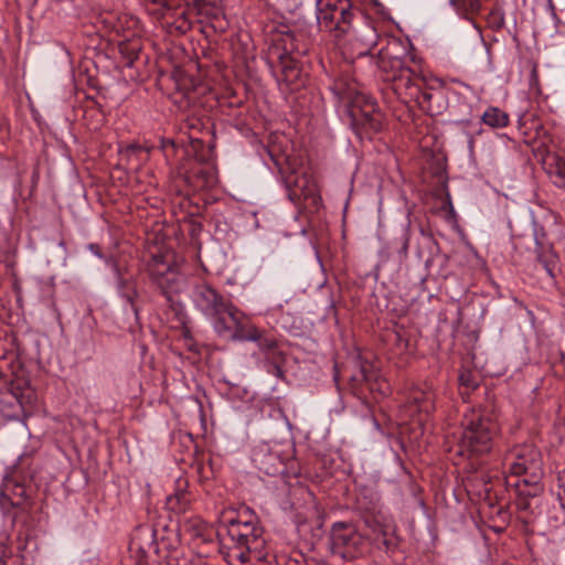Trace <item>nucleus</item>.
<instances>
[{
    "mask_svg": "<svg viewBox=\"0 0 565 565\" xmlns=\"http://www.w3.org/2000/svg\"><path fill=\"white\" fill-rule=\"evenodd\" d=\"M359 12L360 9L352 0H317L318 26L337 41L354 29V20Z\"/></svg>",
    "mask_w": 565,
    "mask_h": 565,
    "instance_id": "nucleus-5",
    "label": "nucleus"
},
{
    "mask_svg": "<svg viewBox=\"0 0 565 565\" xmlns=\"http://www.w3.org/2000/svg\"><path fill=\"white\" fill-rule=\"evenodd\" d=\"M354 35L350 41L351 54L356 58L370 57L374 46L377 44L380 34L376 29L369 23H362L359 30L353 29Z\"/></svg>",
    "mask_w": 565,
    "mask_h": 565,
    "instance_id": "nucleus-17",
    "label": "nucleus"
},
{
    "mask_svg": "<svg viewBox=\"0 0 565 565\" xmlns=\"http://www.w3.org/2000/svg\"><path fill=\"white\" fill-rule=\"evenodd\" d=\"M192 301L198 310L212 320L213 328L218 335L226 334L232 327L226 322V315L234 317V305L218 290L206 281H198L192 287Z\"/></svg>",
    "mask_w": 565,
    "mask_h": 565,
    "instance_id": "nucleus-4",
    "label": "nucleus"
},
{
    "mask_svg": "<svg viewBox=\"0 0 565 565\" xmlns=\"http://www.w3.org/2000/svg\"><path fill=\"white\" fill-rule=\"evenodd\" d=\"M168 307L169 319L174 321L178 326L184 327L186 323V312L184 310V306L181 301L175 300L173 297L164 298Z\"/></svg>",
    "mask_w": 565,
    "mask_h": 565,
    "instance_id": "nucleus-29",
    "label": "nucleus"
},
{
    "mask_svg": "<svg viewBox=\"0 0 565 565\" xmlns=\"http://www.w3.org/2000/svg\"><path fill=\"white\" fill-rule=\"evenodd\" d=\"M182 169V181L192 191L206 190L216 183L215 169L206 162L204 154L195 153V158Z\"/></svg>",
    "mask_w": 565,
    "mask_h": 565,
    "instance_id": "nucleus-11",
    "label": "nucleus"
},
{
    "mask_svg": "<svg viewBox=\"0 0 565 565\" xmlns=\"http://www.w3.org/2000/svg\"><path fill=\"white\" fill-rule=\"evenodd\" d=\"M262 350L266 351L267 359H275L276 356H281V352L277 350V341L274 338L263 337L259 331V339L256 340Z\"/></svg>",
    "mask_w": 565,
    "mask_h": 565,
    "instance_id": "nucleus-33",
    "label": "nucleus"
},
{
    "mask_svg": "<svg viewBox=\"0 0 565 565\" xmlns=\"http://www.w3.org/2000/svg\"><path fill=\"white\" fill-rule=\"evenodd\" d=\"M407 403L418 413L430 414L435 408V393L431 387H416L409 392Z\"/></svg>",
    "mask_w": 565,
    "mask_h": 565,
    "instance_id": "nucleus-22",
    "label": "nucleus"
},
{
    "mask_svg": "<svg viewBox=\"0 0 565 565\" xmlns=\"http://www.w3.org/2000/svg\"><path fill=\"white\" fill-rule=\"evenodd\" d=\"M511 476L519 477L515 482L542 483L544 476L541 451L533 445L514 447L505 457Z\"/></svg>",
    "mask_w": 565,
    "mask_h": 565,
    "instance_id": "nucleus-9",
    "label": "nucleus"
},
{
    "mask_svg": "<svg viewBox=\"0 0 565 565\" xmlns=\"http://www.w3.org/2000/svg\"><path fill=\"white\" fill-rule=\"evenodd\" d=\"M117 290L121 298H124L131 307L132 311L138 315L139 308L136 305V300L139 297L136 281L121 276L118 271L117 276Z\"/></svg>",
    "mask_w": 565,
    "mask_h": 565,
    "instance_id": "nucleus-25",
    "label": "nucleus"
},
{
    "mask_svg": "<svg viewBox=\"0 0 565 565\" xmlns=\"http://www.w3.org/2000/svg\"><path fill=\"white\" fill-rule=\"evenodd\" d=\"M356 509L360 511L365 526L373 533V536L369 537L372 544V551L377 550L385 553L394 552L398 546V540L384 522V516L380 511L379 500L373 497L369 501H366L365 497L358 498Z\"/></svg>",
    "mask_w": 565,
    "mask_h": 565,
    "instance_id": "nucleus-8",
    "label": "nucleus"
},
{
    "mask_svg": "<svg viewBox=\"0 0 565 565\" xmlns=\"http://www.w3.org/2000/svg\"><path fill=\"white\" fill-rule=\"evenodd\" d=\"M88 248L99 258H103L100 247L97 244H89Z\"/></svg>",
    "mask_w": 565,
    "mask_h": 565,
    "instance_id": "nucleus-42",
    "label": "nucleus"
},
{
    "mask_svg": "<svg viewBox=\"0 0 565 565\" xmlns=\"http://www.w3.org/2000/svg\"><path fill=\"white\" fill-rule=\"evenodd\" d=\"M423 84L425 78L409 67L402 71L401 75L390 84V88L403 104L408 105L413 99H418L419 85Z\"/></svg>",
    "mask_w": 565,
    "mask_h": 565,
    "instance_id": "nucleus-16",
    "label": "nucleus"
},
{
    "mask_svg": "<svg viewBox=\"0 0 565 565\" xmlns=\"http://www.w3.org/2000/svg\"><path fill=\"white\" fill-rule=\"evenodd\" d=\"M273 360H274V362L271 363V369L269 370V372L271 374H274L275 376L281 379L284 376V370H282V367L279 364V360H282V355L281 356H276Z\"/></svg>",
    "mask_w": 565,
    "mask_h": 565,
    "instance_id": "nucleus-38",
    "label": "nucleus"
},
{
    "mask_svg": "<svg viewBox=\"0 0 565 565\" xmlns=\"http://www.w3.org/2000/svg\"><path fill=\"white\" fill-rule=\"evenodd\" d=\"M356 371L349 376V388L351 393L359 397L365 398V388L370 392L379 391L384 393L379 383V370L369 361H363L360 356L355 361Z\"/></svg>",
    "mask_w": 565,
    "mask_h": 565,
    "instance_id": "nucleus-13",
    "label": "nucleus"
},
{
    "mask_svg": "<svg viewBox=\"0 0 565 565\" xmlns=\"http://www.w3.org/2000/svg\"><path fill=\"white\" fill-rule=\"evenodd\" d=\"M142 50V43L139 38L122 40L118 43V51L122 63L127 67H132L135 61L139 57Z\"/></svg>",
    "mask_w": 565,
    "mask_h": 565,
    "instance_id": "nucleus-24",
    "label": "nucleus"
},
{
    "mask_svg": "<svg viewBox=\"0 0 565 565\" xmlns=\"http://www.w3.org/2000/svg\"><path fill=\"white\" fill-rule=\"evenodd\" d=\"M334 90L340 95L341 98L350 99L355 92V88L350 85H345L343 81H337L334 83Z\"/></svg>",
    "mask_w": 565,
    "mask_h": 565,
    "instance_id": "nucleus-36",
    "label": "nucleus"
},
{
    "mask_svg": "<svg viewBox=\"0 0 565 565\" xmlns=\"http://www.w3.org/2000/svg\"><path fill=\"white\" fill-rule=\"evenodd\" d=\"M182 328V334L185 339H191V331L190 329L186 327V323H184V327H181Z\"/></svg>",
    "mask_w": 565,
    "mask_h": 565,
    "instance_id": "nucleus-44",
    "label": "nucleus"
},
{
    "mask_svg": "<svg viewBox=\"0 0 565 565\" xmlns=\"http://www.w3.org/2000/svg\"><path fill=\"white\" fill-rule=\"evenodd\" d=\"M203 146V142L200 140V139H193L192 140V149L193 150H198L199 147H202Z\"/></svg>",
    "mask_w": 565,
    "mask_h": 565,
    "instance_id": "nucleus-45",
    "label": "nucleus"
},
{
    "mask_svg": "<svg viewBox=\"0 0 565 565\" xmlns=\"http://www.w3.org/2000/svg\"><path fill=\"white\" fill-rule=\"evenodd\" d=\"M265 546L264 530L254 513L245 511L228 520L227 536L221 547L228 565H263L268 556Z\"/></svg>",
    "mask_w": 565,
    "mask_h": 565,
    "instance_id": "nucleus-2",
    "label": "nucleus"
},
{
    "mask_svg": "<svg viewBox=\"0 0 565 565\" xmlns=\"http://www.w3.org/2000/svg\"><path fill=\"white\" fill-rule=\"evenodd\" d=\"M557 483H558V487L561 489H563L564 494H565V470L564 471H559L557 473Z\"/></svg>",
    "mask_w": 565,
    "mask_h": 565,
    "instance_id": "nucleus-41",
    "label": "nucleus"
},
{
    "mask_svg": "<svg viewBox=\"0 0 565 565\" xmlns=\"http://www.w3.org/2000/svg\"><path fill=\"white\" fill-rule=\"evenodd\" d=\"M330 543L333 554L353 561L372 552V544L352 522L339 521L331 525Z\"/></svg>",
    "mask_w": 565,
    "mask_h": 565,
    "instance_id": "nucleus-7",
    "label": "nucleus"
},
{
    "mask_svg": "<svg viewBox=\"0 0 565 565\" xmlns=\"http://www.w3.org/2000/svg\"><path fill=\"white\" fill-rule=\"evenodd\" d=\"M508 484L514 488V505L523 523H529L530 519L536 514L542 494L544 492L543 483L514 482Z\"/></svg>",
    "mask_w": 565,
    "mask_h": 565,
    "instance_id": "nucleus-12",
    "label": "nucleus"
},
{
    "mask_svg": "<svg viewBox=\"0 0 565 565\" xmlns=\"http://www.w3.org/2000/svg\"><path fill=\"white\" fill-rule=\"evenodd\" d=\"M20 385L10 382L8 394L0 397V414L9 420L19 419L23 412V402Z\"/></svg>",
    "mask_w": 565,
    "mask_h": 565,
    "instance_id": "nucleus-20",
    "label": "nucleus"
},
{
    "mask_svg": "<svg viewBox=\"0 0 565 565\" xmlns=\"http://www.w3.org/2000/svg\"><path fill=\"white\" fill-rule=\"evenodd\" d=\"M254 466L267 476H276L284 468V462L278 452L273 451L267 445L254 448L252 455Z\"/></svg>",
    "mask_w": 565,
    "mask_h": 565,
    "instance_id": "nucleus-19",
    "label": "nucleus"
},
{
    "mask_svg": "<svg viewBox=\"0 0 565 565\" xmlns=\"http://www.w3.org/2000/svg\"><path fill=\"white\" fill-rule=\"evenodd\" d=\"M482 0H450L452 7L463 13L478 14L481 9Z\"/></svg>",
    "mask_w": 565,
    "mask_h": 565,
    "instance_id": "nucleus-31",
    "label": "nucleus"
},
{
    "mask_svg": "<svg viewBox=\"0 0 565 565\" xmlns=\"http://www.w3.org/2000/svg\"><path fill=\"white\" fill-rule=\"evenodd\" d=\"M146 273L151 285L164 298L173 297L185 288V276L169 253L153 254L147 262Z\"/></svg>",
    "mask_w": 565,
    "mask_h": 565,
    "instance_id": "nucleus-6",
    "label": "nucleus"
},
{
    "mask_svg": "<svg viewBox=\"0 0 565 565\" xmlns=\"http://www.w3.org/2000/svg\"><path fill=\"white\" fill-rule=\"evenodd\" d=\"M233 318L226 315V322L232 327V330L222 334L221 337H228L232 340L238 341H256L259 339V330L244 317V315L234 306Z\"/></svg>",
    "mask_w": 565,
    "mask_h": 565,
    "instance_id": "nucleus-18",
    "label": "nucleus"
},
{
    "mask_svg": "<svg viewBox=\"0 0 565 565\" xmlns=\"http://www.w3.org/2000/svg\"><path fill=\"white\" fill-rule=\"evenodd\" d=\"M392 46H398L397 41H390L386 46L379 51L376 56H371V62L374 63L379 70L380 78L388 84L397 78L403 70L409 68L402 58L393 54Z\"/></svg>",
    "mask_w": 565,
    "mask_h": 565,
    "instance_id": "nucleus-15",
    "label": "nucleus"
},
{
    "mask_svg": "<svg viewBox=\"0 0 565 565\" xmlns=\"http://www.w3.org/2000/svg\"><path fill=\"white\" fill-rule=\"evenodd\" d=\"M310 43L302 32L292 30L273 34L266 52V63L280 86L295 92L306 85L307 74L300 57L309 52Z\"/></svg>",
    "mask_w": 565,
    "mask_h": 565,
    "instance_id": "nucleus-1",
    "label": "nucleus"
},
{
    "mask_svg": "<svg viewBox=\"0 0 565 565\" xmlns=\"http://www.w3.org/2000/svg\"><path fill=\"white\" fill-rule=\"evenodd\" d=\"M9 553L10 550L8 545L3 541H0V565H7L6 558Z\"/></svg>",
    "mask_w": 565,
    "mask_h": 565,
    "instance_id": "nucleus-40",
    "label": "nucleus"
},
{
    "mask_svg": "<svg viewBox=\"0 0 565 565\" xmlns=\"http://www.w3.org/2000/svg\"><path fill=\"white\" fill-rule=\"evenodd\" d=\"M175 487V491L167 498V507L172 512L180 514L189 510L192 495L186 490L188 480L185 478H178Z\"/></svg>",
    "mask_w": 565,
    "mask_h": 565,
    "instance_id": "nucleus-21",
    "label": "nucleus"
},
{
    "mask_svg": "<svg viewBox=\"0 0 565 565\" xmlns=\"http://www.w3.org/2000/svg\"><path fill=\"white\" fill-rule=\"evenodd\" d=\"M148 149L142 146L131 143L119 151V161L125 163L128 169H137L148 159Z\"/></svg>",
    "mask_w": 565,
    "mask_h": 565,
    "instance_id": "nucleus-23",
    "label": "nucleus"
},
{
    "mask_svg": "<svg viewBox=\"0 0 565 565\" xmlns=\"http://www.w3.org/2000/svg\"><path fill=\"white\" fill-rule=\"evenodd\" d=\"M458 381L459 385L467 391H473L479 386L478 376L469 370L461 371Z\"/></svg>",
    "mask_w": 565,
    "mask_h": 565,
    "instance_id": "nucleus-35",
    "label": "nucleus"
},
{
    "mask_svg": "<svg viewBox=\"0 0 565 565\" xmlns=\"http://www.w3.org/2000/svg\"><path fill=\"white\" fill-rule=\"evenodd\" d=\"M167 146H171V147H173V146H174L173 140H163V141H162V148H163V149H166V148H167Z\"/></svg>",
    "mask_w": 565,
    "mask_h": 565,
    "instance_id": "nucleus-47",
    "label": "nucleus"
},
{
    "mask_svg": "<svg viewBox=\"0 0 565 565\" xmlns=\"http://www.w3.org/2000/svg\"><path fill=\"white\" fill-rule=\"evenodd\" d=\"M153 4H157L163 9H170L171 7L168 3V0H150Z\"/></svg>",
    "mask_w": 565,
    "mask_h": 565,
    "instance_id": "nucleus-43",
    "label": "nucleus"
},
{
    "mask_svg": "<svg viewBox=\"0 0 565 565\" xmlns=\"http://www.w3.org/2000/svg\"><path fill=\"white\" fill-rule=\"evenodd\" d=\"M537 263L545 269L548 276L554 277L557 265V256L554 252H540L536 256Z\"/></svg>",
    "mask_w": 565,
    "mask_h": 565,
    "instance_id": "nucleus-30",
    "label": "nucleus"
},
{
    "mask_svg": "<svg viewBox=\"0 0 565 565\" xmlns=\"http://www.w3.org/2000/svg\"><path fill=\"white\" fill-rule=\"evenodd\" d=\"M392 338L394 341V344L397 349V352L399 354L407 352L408 350V339L405 338L401 332H393Z\"/></svg>",
    "mask_w": 565,
    "mask_h": 565,
    "instance_id": "nucleus-37",
    "label": "nucleus"
},
{
    "mask_svg": "<svg viewBox=\"0 0 565 565\" xmlns=\"http://www.w3.org/2000/svg\"><path fill=\"white\" fill-rule=\"evenodd\" d=\"M29 489L14 477L6 476L0 484V508L3 512L11 508H20L22 512L30 513Z\"/></svg>",
    "mask_w": 565,
    "mask_h": 565,
    "instance_id": "nucleus-14",
    "label": "nucleus"
},
{
    "mask_svg": "<svg viewBox=\"0 0 565 565\" xmlns=\"http://www.w3.org/2000/svg\"><path fill=\"white\" fill-rule=\"evenodd\" d=\"M473 469H477V465H480L479 462L475 463L473 461L470 463Z\"/></svg>",
    "mask_w": 565,
    "mask_h": 565,
    "instance_id": "nucleus-48",
    "label": "nucleus"
},
{
    "mask_svg": "<svg viewBox=\"0 0 565 565\" xmlns=\"http://www.w3.org/2000/svg\"><path fill=\"white\" fill-rule=\"evenodd\" d=\"M481 120L492 128H503L509 124V116L498 107H490L483 113Z\"/></svg>",
    "mask_w": 565,
    "mask_h": 565,
    "instance_id": "nucleus-28",
    "label": "nucleus"
},
{
    "mask_svg": "<svg viewBox=\"0 0 565 565\" xmlns=\"http://www.w3.org/2000/svg\"><path fill=\"white\" fill-rule=\"evenodd\" d=\"M339 377H340V372L338 370V364H334V374H333V380L334 382L338 384L339 383Z\"/></svg>",
    "mask_w": 565,
    "mask_h": 565,
    "instance_id": "nucleus-46",
    "label": "nucleus"
},
{
    "mask_svg": "<svg viewBox=\"0 0 565 565\" xmlns=\"http://www.w3.org/2000/svg\"><path fill=\"white\" fill-rule=\"evenodd\" d=\"M547 173L554 178V183L559 188H565V160L557 154L548 156Z\"/></svg>",
    "mask_w": 565,
    "mask_h": 565,
    "instance_id": "nucleus-27",
    "label": "nucleus"
},
{
    "mask_svg": "<svg viewBox=\"0 0 565 565\" xmlns=\"http://www.w3.org/2000/svg\"><path fill=\"white\" fill-rule=\"evenodd\" d=\"M488 24L494 29L500 30L504 25V12L500 6H494L487 17Z\"/></svg>",
    "mask_w": 565,
    "mask_h": 565,
    "instance_id": "nucleus-34",
    "label": "nucleus"
},
{
    "mask_svg": "<svg viewBox=\"0 0 565 565\" xmlns=\"http://www.w3.org/2000/svg\"><path fill=\"white\" fill-rule=\"evenodd\" d=\"M408 246H409V225H407L405 227L404 234L402 237L401 253L403 255H407Z\"/></svg>",
    "mask_w": 565,
    "mask_h": 565,
    "instance_id": "nucleus-39",
    "label": "nucleus"
},
{
    "mask_svg": "<svg viewBox=\"0 0 565 565\" xmlns=\"http://www.w3.org/2000/svg\"><path fill=\"white\" fill-rule=\"evenodd\" d=\"M433 94L430 89L426 87V83L423 85H419V94L418 99H413L412 103H414L419 109L423 111L429 113L431 111V102Z\"/></svg>",
    "mask_w": 565,
    "mask_h": 565,
    "instance_id": "nucleus-32",
    "label": "nucleus"
},
{
    "mask_svg": "<svg viewBox=\"0 0 565 565\" xmlns=\"http://www.w3.org/2000/svg\"><path fill=\"white\" fill-rule=\"evenodd\" d=\"M461 426L462 434L455 449L458 456L473 460L491 451L493 438L499 431L493 407L471 408L465 413Z\"/></svg>",
    "mask_w": 565,
    "mask_h": 565,
    "instance_id": "nucleus-3",
    "label": "nucleus"
},
{
    "mask_svg": "<svg viewBox=\"0 0 565 565\" xmlns=\"http://www.w3.org/2000/svg\"><path fill=\"white\" fill-rule=\"evenodd\" d=\"M154 531L147 530L146 532H141L140 535H143L149 542L147 546L140 543L141 537H135L131 542V550L136 546L137 551L141 554L140 558L137 561L136 565H148L146 559L147 554L153 552L157 554L159 552L158 543L154 541Z\"/></svg>",
    "mask_w": 565,
    "mask_h": 565,
    "instance_id": "nucleus-26",
    "label": "nucleus"
},
{
    "mask_svg": "<svg viewBox=\"0 0 565 565\" xmlns=\"http://www.w3.org/2000/svg\"><path fill=\"white\" fill-rule=\"evenodd\" d=\"M351 127L360 138L371 139L383 127V115L376 109L374 98L356 94L349 110Z\"/></svg>",
    "mask_w": 565,
    "mask_h": 565,
    "instance_id": "nucleus-10",
    "label": "nucleus"
}]
</instances>
